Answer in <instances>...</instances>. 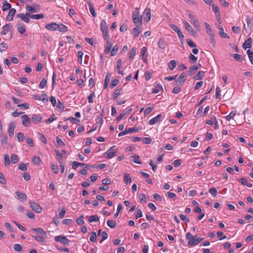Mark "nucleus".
I'll return each instance as SVG.
<instances>
[{"label":"nucleus","instance_id":"f257e3e1","mask_svg":"<svg viewBox=\"0 0 253 253\" xmlns=\"http://www.w3.org/2000/svg\"><path fill=\"white\" fill-rule=\"evenodd\" d=\"M185 238L188 240V245L190 246H196L204 240L203 238H198L197 236H193L190 232L186 234Z\"/></svg>","mask_w":253,"mask_h":253},{"label":"nucleus","instance_id":"f03ea898","mask_svg":"<svg viewBox=\"0 0 253 253\" xmlns=\"http://www.w3.org/2000/svg\"><path fill=\"white\" fill-rule=\"evenodd\" d=\"M117 152V150L116 149V146H113L109 148L108 151L104 153V156L108 159H111L115 156Z\"/></svg>","mask_w":253,"mask_h":253},{"label":"nucleus","instance_id":"7ed1b4c3","mask_svg":"<svg viewBox=\"0 0 253 253\" xmlns=\"http://www.w3.org/2000/svg\"><path fill=\"white\" fill-rule=\"evenodd\" d=\"M26 9L28 13L31 14V13L38 12L40 9V6L37 4H35L33 6L27 5L26 6Z\"/></svg>","mask_w":253,"mask_h":253},{"label":"nucleus","instance_id":"20e7f679","mask_svg":"<svg viewBox=\"0 0 253 253\" xmlns=\"http://www.w3.org/2000/svg\"><path fill=\"white\" fill-rule=\"evenodd\" d=\"M29 204L31 208L35 212L40 213L42 211V208L41 206L37 204L36 202L30 201L29 202Z\"/></svg>","mask_w":253,"mask_h":253},{"label":"nucleus","instance_id":"39448f33","mask_svg":"<svg viewBox=\"0 0 253 253\" xmlns=\"http://www.w3.org/2000/svg\"><path fill=\"white\" fill-rule=\"evenodd\" d=\"M183 23L184 24L185 29L191 35L194 37H197L198 36L197 32L193 29V28L187 21H184Z\"/></svg>","mask_w":253,"mask_h":253},{"label":"nucleus","instance_id":"423d86ee","mask_svg":"<svg viewBox=\"0 0 253 253\" xmlns=\"http://www.w3.org/2000/svg\"><path fill=\"white\" fill-rule=\"evenodd\" d=\"M140 129H141V127H133L129 128L128 129H126L124 131H122L120 132L119 133L118 136H121L122 135H126V134H128L130 132H137Z\"/></svg>","mask_w":253,"mask_h":253},{"label":"nucleus","instance_id":"0eeeda50","mask_svg":"<svg viewBox=\"0 0 253 253\" xmlns=\"http://www.w3.org/2000/svg\"><path fill=\"white\" fill-rule=\"evenodd\" d=\"M55 240L56 242H59L64 245H68L69 244L70 240H68L66 237L63 236H57L55 237Z\"/></svg>","mask_w":253,"mask_h":253},{"label":"nucleus","instance_id":"6e6552de","mask_svg":"<svg viewBox=\"0 0 253 253\" xmlns=\"http://www.w3.org/2000/svg\"><path fill=\"white\" fill-rule=\"evenodd\" d=\"M143 16L144 20L146 22H148L151 19V9L149 8H146L143 13Z\"/></svg>","mask_w":253,"mask_h":253},{"label":"nucleus","instance_id":"1a4fd4ad","mask_svg":"<svg viewBox=\"0 0 253 253\" xmlns=\"http://www.w3.org/2000/svg\"><path fill=\"white\" fill-rule=\"evenodd\" d=\"M16 17L20 18L22 21L27 23L30 22V13H27L25 14L23 13L18 14L16 15Z\"/></svg>","mask_w":253,"mask_h":253},{"label":"nucleus","instance_id":"9d476101","mask_svg":"<svg viewBox=\"0 0 253 253\" xmlns=\"http://www.w3.org/2000/svg\"><path fill=\"white\" fill-rule=\"evenodd\" d=\"M16 127V126L14 123L11 122L9 124L8 128V135L10 137H12L14 135V131L15 128Z\"/></svg>","mask_w":253,"mask_h":253},{"label":"nucleus","instance_id":"9b49d317","mask_svg":"<svg viewBox=\"0 0 253 253\" xmlns=\"http://www.w3.org/2000/svg\"><path fill=\"white\" fill-rule=\"evenodd\" d=\"M212 10L214 12L215 17L218 21H219L221 20L220 18V13L219 7L217 5H216L215 4L212 5Z\"/></svg>","mask_w":253,"mask_h":253},{"label":"nucleus","instance_id":"f8f14e48","mask_svg":"<svg viewBox=\"0 0 253 253\" xmlns=\"http://www.w3.org/2000/svg\"><path fill=\"white\" fill-rule=\"evenodd\" d=\"M16 27L20 34H23L26 32V26L21 22H18Z\"/></svg>","mask_w":253,"mask_h":253},{"label":"nucleus","instance_id":"ddd939ff","mask_svg":"<svg viewBox=\"0 0 253 253\" xmlns=\"http://www.w3.org/2000/svg\"><path fill=\"white\" fill-rule=\"evenodd\" d=\"M42 120V117L40 114H33L31 121L33 123L37 124L40 123Z\"/></svg>","mask_w":253,"mask_h":253},{"label":"nucleus","instance_id":"4468645a","mask_svg":"<svg viewBox=\"0 0 253 253\" xmlns=\"http://www.w3.org/2000/svg\"><path fill=\"white\" fill-rule=\"evenodd\" d=\"M22 124L25 126H29L31 124V121L27 115H23L21 117Z\"/></svg>","mask_w":253,"mask_h":253},{"label":"nucleus","instance_id":"2eb2a0df","mask_svg":"<svg viewBox=\"0 0 253 253\" xmlns=\"http://www.w3.org/2000/svg\"><path fill=\"white\" fill-rule=\"evenodd\" d=\"M147 49L146 47H143L141 49V54L142 56V59L144 62H147Z\"/></svg>","mask_w":253,"mask_h":253},{"label":"nucleus","instance_id":"dca6fc26","mask_svg":"<svg viewBox=\"0 0 253 253\" xmlns=\"http://www.w3.org/2000/svg\"><path fill=\"white\" fill-rule=\"evenodd\" d=\"M162 117V115L161 114H159L157 116H156L154 118H153L150 120H149L148 123L150 125H153L158 122L160 121V120L161 119Z\"/></svg>","mask_w":253,"mask_h":253},{"label":"nucleus","instance_id":"f3484780","mask_svg":"<svg viewBox=\"0 0 253 253\" xmlns=\"http://www.w3.org/2000/svg\"><path fill=\"white\" fill-rule=\"evenodd\" d=\"M16 12V10L15 8L10 9L9 11V13L6 18V20L7 21H11L13 19V16L15 15Z\"/></svg>","mask_w":253,"mask_h":253},{"label":"nucleus","instance_id":"a211bd4d","mask_svg":"<svg viewBox=\"0 0 253 253\" xmlns=\"http://www.w3.org/2000/svg\"><path fill=\"white\" fill-rule=\"evenodd\" d=\"M57 24L56 23H51L47 24L45 26V28L50 31L57 30Z\"/></svg>","mask_w":253,"mask_h":253},{"label":"nucleus","instance_id":"6ab92c4d","mask_svg":"<svg viewBox=\"0 0 253 253\" xmlns=\"http://www.w3.org/2000/svg\"><path fill=\"white\" fill-rule=\"evenodd\" d=\"M252 39L251 38H248L243 44V48L245 49L251 48L252 47Z\"/></svg>","mask_w":253,"mask_h":253},{"label":"nucleus","instance_id":"aec40b11","mask_svg":"<svg viewBox=\"0 0 253 253\" xmlns=\"http://www.w3.org/2000/svg\"><path fill=\"white\" fill-rule=\"evenodd\" d=\"M15 193L19 200L22 202L26 201L27 196L25 193L19 191H16Z\"/></svg>","mask_w":253,"mask_h":253},{"label":"nucleus","instance_id":"412c9836","mask_svg":"<svg viewBox=\"0 0 253 253\" xmlns=\"http://www.w3.org/2000/svg\"><path fill=\"white\" fill-rule=\"evenodd\" d=\"M185 77L186 75L185 74V73H182V74H181L179 78L176 80H175V82L179 83L181 84V85H183V84L184 83L185 81Z\"/></svg>","mask_w":253,"mask_h":253},{"label":"nucleus","instance_id":"4be33fe9","mask_svg":"<svg viewBox=\"0 0 253 253\" xmlns=\"http://www.w3.org/2000/svg\"><path fill=\"white\" fill-rule=\"evenodd\" d=\"M122 67V59H118L117 61L116 68L117 70V73L120 75H124L123 71L121 70Z\"/></svg>","mask_w":253,"mask_h":253},{"label":"nucleus","instance_id":"5701e85b","mask_svg":"<svg viewBox=\"0 0 253 253\" xmlns=\"http://www.w3.org/2000/svg\"><path fill=\"white\" fill-rule=\"evenodd\" d=\"M158 45L161 49H165L167 46V43L163 39L161 38L158 41Z\"/></svg>","mask_w":253,"mask_h":253},{"label":"nucleus","instance_id":"b1692460","mask_svg":"<svg viewBox=\"0 0 253 253\" xmlns=\"http://www.w3.org/2000/svg\"><path fill=\"white\" fill-rule=\"evenodd\" d=\"M32 230H34L37 233L41 234L42 236H43L44 237H46L47 236V234L46 232L41 228H33L32 229Z\"/></svg>","mask_w":253,"mask_h":253},{"label":"nucleus","instance_id":"393cba45","mask_svg":"<svg viewBox=\"0 0 253 253\" xmlns=\"http://www.w3.org/2000/svg\"><path fill=\"white\" fill-rule=\"evenodd\" d=\"M11 28V26L10 24L5 25L2 27V31L0 32V34L2 35H5L10 30Z\"/></svg>","mask_w":253,"mask_h":253},{"label":"nucleus","instance_id":"a878e982","mask_svg":"<svg viewBox=\"0 0 253 253\" xmlns=\"http://www.w3.org/2000/svg\"><path fill=\"white\" fill-rule=\"evenodd\" d=\"M87 3L88 5L89 11L93 17H95L96 15L92 3L90 1H87Z\"/></svg>","mask_w":253,"mask_h":253},{"label":"nucleus","instance_id":"bb28decb","mask_svg":"<svg viewBox=\"0 0 253 253\" xmlns=\"http://www.w3.org/2000/svg\"><path fill=\"white\" fill-rule=\"evenodd\" d=\"M132 31L134 33V38H137L141 32V26L139 25H136V26L133 29Z\"/></svg>","mask_w":253,"mask_h":253},{"label":"nucleus","instance_id":"cd10ccee","mask_svg":"<svg viewBox=\"0 0 253 253\" xmlns=\"http://www.w3.org/2000/svg\"><path fill=\"white\" fill-rule=\"evenodd\" d=\"M103 114L100 113L96 117L95 119L96 124L101 126L103 124Z\"/></svg>","mask_w":253,"mask_h":253},{"label":"nucleus","instance_id":"c85d7f7f","mask_svg":"<svg viewBox=\"0 0 253 253\" xmlns=\"http://www.w3.org/2000/svg\"><path fill=\"white\" fill-rule=\"evenodd\" d=\"M57 30L60 32L64 33L67 31L68 28H67V26H66L65 25H64L63 24H57Z\"/></svg>","mask_w":253,"mask_h":253},{"label":"nucleus","instance_id":"c756f323","mask_svg":"<svg viewBox=\"0 0 253 253\" xmlns=\"http://www.w3.org/2000/svg\"><path fill=\"white\" fill-rule=\"evenodd\" d=\"M133 23L136 25L141 26L142 23V18L141 16H139L137 17H135L132 19Z\"/></svg>","mask_w":253,"mask_h":253},{"label":"nucleus","instance_id":"7c9ffc66","mask_svg":"<svg viewBox=\"0 0 253 253\" xmlns=\"http://www.w3.org/2000/svg\"><path fill=\"white\" fill-rule=\"evenodd\" d=\"M205 76V72L203 71H200L195 76L194 79L195 80H202Z\"/></svg>","mask_w":253,"mask_h":253},{"label":"nucleus","instance_id":"2f4dec72","mask_svg":"<svg viewBox=\"0 0 253 253\" xmlns=\"http://www.w3.org/2000/svg\"><path fill=\"white\" fill-rule=\"evenodd\" d=\"M239 181L243 185H246L248 187H252L253 186L252 184L248 183L247 180L245 178H241L239 179Z\"/></svg>","mask_w":253,"mask_h":253},{"label":"nucleus","instance_id":"473e14b6","mask_svg":"<svg viewBox=\"0 0 253 253\" xmlns=\"http://www.w3.org/2000/svg\"><path fill=\"white\" fill-rule=\"evenodd\" d=\"M100 29L102 32L108 30V25L104 20H102L100 23Z\"/></svg>","mask_w":253,"mask_h":253},{"label":"nucleus","instance_id":"72a5a7b5","mask_svg":"<svg viewBox=\"0 0 253 253\" xmlns=\"http://www.w3.org/2000/svg\"><path fill=\"white\" fill-rule=\"evenodd\" d=\"M191 24L194 26V27L195 28L196 30L197 31H200V25L199 21L196 19L194 20V21H191Z\"/></svg>","mask_w":253,"mask_h":253},{"label":"nucleus","instance_id":"f704fd0d","mask_svg":"<svg viewBox=\"0 0 253 253\" xmlns=\"http://www.w3.org/2000/svg\"><path fill=\"white\" fill-rule=\"evenodd\" d=\"M169 68L170 70H173L176 66V62L174 60H171L168 64Z\"/></svg>","mask_w":253,"mask_h":253},{"label":"nucleus","instance_id":"c9c22d12","mask_svg":"<svg viewBox=\"0 0 253 253\" xmlns=\"http://www.w3.org/2000/svg\"><path fill=\"white\" fill-rule=\"evenodd\" d=\"M11 7V4L9 3L6 0H4L2 6V9L3 11H6L8 9H10Z\"/></svg>","mask_w":253,"mask_h":253},{"label":"nucleus","instance_id":"e433bc0d","mask_svg":"<svg viewBox=\"0 0 253 253\" xmlns=\"http://www.w3.org/2000/svg\"><path fill=\"white\" fill-rule=\"evenodd\" d=\"M232 56L236 61L242 62L243 60H244V57L239 54H233Z\"/></svg>","mask_w":253,"mask_h":253},{"label":"nucleus","instance_id":"4c0bfd02","mask_svg":"<svg viewBox=\"0 0 253 253\" xmlns=\"http://www.w3.org/2000/svg\"><path fill=\"white\" fill-rule=\"evenodd\" d=\"M123 91V88L117 89L115 90L113 95V99H116L119 95L121 94V92Z\"/></svg>","mask_w":253,"mask_h":253},{"label":"nucleus","instance_id":"58836bf2","mask_svg":"<svg viewBox=\"0 0 253 253\" xmlns=\"http://www.w3.org/2000/svg\"><path fill=\"white\" fill-rule=\"evenodd\" d=\"M55 152L56 153V155L57 157V160L59 164H61L63 163V157L62 154H61L58 151L55 150Z\"/></svg>","mask_w":253,"mask_h":253},{"label":"nucleus","instance_id":"ea45409f","mask_svg":"<svg viewBox=\"0 0 253 253\" xmlns=\"http://www.w3.org/2000/svg\"><path fill=\"white\" fill-rule=\"evenodd\" d=\"M32 237L38 242L41 243H43L45 241L44 238L43 236L32 235Z\"/></svg>","mask_w":253,"mask_h":253},{"label":"nucleus","instance_id":"a19ab883","mask_svg":"<svg viewBox=\"0 0 253 253\" xmlns=\"http://www.w3.org/2000/svg\"><path fill=\"white\" fill-rule=\"evenodd\" d=\"M30 18L34 19H42L44 17V15L42 14H30Z\"/></svg>","mask_w":253,"mask_h":253},{"label":"nucleus","instance_id":"79ce46f5","mask_svg":"<svg viewBox=\"0 0 253 253\" xmlns=\"http://www.w3.org/2000/svg\"><path fill=\"white\" fill-rule=\"evenodd\" d=\"M205 27L206 29L207 33L209 35H211V34H213V32L212 29H211L210 25L209 24H208L207 22H205Z\"/></svg>","mask_w":253,"mask_h":253},{"label":"nucleus","instance_id":"37998d69","mask_svg":"<svg viewBox=\"0 0 253 253\" xmlns=\"http://www.w3.org/2000/svg\"><path fill=\"white\" fill-rule=\"evenodd\" d=\"M124 181L126 184L130 183L131 182V177L128 173H126L124 176Z\"/></svg>","mask_w":253,"mask_h":253},{"label":"nucleus","instance_id":"c03bdc74","mask_svg":"<svg viewBox=\"0 0 253 253\" xmlns=\"http://www.w3.org/2000/svg\"><path fill=\"white\" fill-rule=\"evenodd\" d=\"M119 49V46L117 44H116L113 46L111 51V55L112 56H114L117 54V51Z\"/></svg>","mask_w":253,"mask_h":253},{"label":"nucleus","instance_id":"a18cd8bd","mask_svg":"<svg viewBox=\"0 0 253 253\" xmlns=\"http://www.w3.org/2000/svg\"><path fill=\"white\" fill-rule=\"evenodd\" d=\"M106 43H107V45H106V49L105 50V53H108L110 52V51L111 49V47L112 46V43L109 41H107Z\"/></svg>","mask_w":253,"mask_h":253},{"label":"nucleus","instance_id":"49530a36","mask_svg":"<svg viewBox=\"0 0 253 253\" xmlns=\"http://www.w3.org/2000/svg\"><path fill=\"white\" fill-rule=\"evenodd\" d=\"M97 235L95 232L92 231L89 237V240L92 242H95L96 241Z\"/></svg>","mask_w":253,"mask_h":253},{"label":"nucleus","instance_id":"de8ad7c7","mask_svg":"<svg viewBox=\"0 0 253 253\" xmlns=\"http://www.w3.org/2000/svg\"><path fill=\"white\" fill-rule=\"evenodd\" d=\"M88 220L90 222H97L99 221V218L97 215H93L89 217Z\"/></svg>","mask_w":253,"mask_h":253},{"label":"nucleus","instance_id":"09e8293b","mask_svg":"<svg viewBox=\"0 0 253 253\" xmlns=\"http://www.w3.org/2000/svg\"><path fill=\"white\" fill-rule=\"evenodd\" d=\"M247 53L248 55L249 58L252 64L253 65V52L250 49L247 51Z\"/></svg>","mask_w":253,"mask_h":253},{"label":"nucleus","instance_id":"8fccbe9b","mask_svg":"<svg viewBox=\"0 0 253 253\" xmlns=\"http://www.w3.org/2000/svg\"><path fill=\"white\" fill-rule=\"evenodd\" d=\"M107 225L109 227H110L111 228H114L116 226V223L113 220H108L107 222Z\"/></svg>","mask_w":253,"mask_h":253},{"label":"nucleus","instance_id":"3c124183","mask_svg":"<svg viewBox=\"0 0 253 253\" xmlns=\"http://www.w3.org/2000/svg\"><path fill=\"white\" fill-rule=\"evenodd\" d=\"M119 81H120V80L118 79H114L112 81L111 84H110V88H113L114 87L117 86L118 84L119 83Z\"/></svg>","mask_w":253,"mask_h":253},{"label":"nucleus","instance_id":"603ef678","mask_svg":"<svg viewBox=\"0 0 253 253\" xmlns=\"http://www.w3.org/2000/svg\"><path fill=\"white\" fill-rule=\"evenodd\" d=\"M32 161L35 164L40 165L41 160L39 157L34 156L32 159Z\"/></svg>","mask_w":253,"mask_h":253},{"label":"nucleus","instance_id":"864d4df0","mask_svg":"<svg viewBox=\"0 0 253 253\" xmlns=\"http://www.w3.org/2000/svg\"><path fill=\"white\" fill-rule=\"evenodd\" d=\"M85 41L89 43L91 45L94 46L96 44V42H95V40L93 38H85Z\"/></svg>","mask_w":253,"mask_h":253},{"label":"nucleus","instance_id":"5fc2aeb1","mask_svg":"<svg viewBox=\"0 0 253 253\" xmlns=\"http://www.w3.org/2000/svg\"><path fill=\"white\" fill-rule=\"evenodd\" d=\"M219 29L220 30L219 34L221 36V37L223 38H229V37L228 36V35L224 32L223 29L222 28Z\"/></svg>","mask_w":253,"mask_h":253},{"label":"nucleus","instance_id":"6e6d98bb","mask_svg":"<svg viewBox=\"0 0 253 253\" xmlns=\"http://www.w3.org/2000/svg\"><path fill=\"white\" fill-rule=\"evenodd\" d=\"M51 169L53 173L57 174L59 172V168L58 166L54 164H52L51 165Z\"/></svg>","mask_w":253,"mask_h":253},{"label":"nucleus","instance_id":"4d7b16f0","mask_svg":"<svg viewBox=\"0 0 253 253\" xmlns=\"http://www.w3.org/2000/svg\"><path fill=\"white\" fill-rule=\"evenodd\" d=\"M136 50L135 47H132L129 53V58L133 59L136 54Z\"/></svg>","mask_w":253,"mask_h":253},{"label":"nucleus","instance_id":"13d9d810","mask_svg":"<svg viewBox=\"0 0 253 253\" xmlns=\"http://www.w3.org/2000/svg\"><path fill=\"white\" fill-rule=\"evenodd\" d=\"M221 89L219 86H217L216 88L215 91V97L216 99H218L219 100L221 99V94H220Z\"/></svg>","mask_w":253,"mask_h":253},{"label":"nucleus","instance_id":"bf43d9fd","mask_svg":"<svg viewBox=\"0 0 253 253\" xmlns=\"http://www.w3.org/2000/svg\"><path fill=\"white\" fill-rule=\"evenodd\" d=\"M160 90H163V87L161 84H158L157 85V87L153 89L152 93L157 94L160 92Z\"/></svg>","mask_w":253,"mask_h":253},{"label":"nucleus","instance_id":"052dcab7","mask_svg":"<svg viewBox=\"0 0 253 253\" xmlns=\"http://www.w3.org/2000/svg\"><path fill=\"white\" fill-rule=\"evenodd\" d=\"M198 69V67L197 66L193 65L189 70V74L192 75L194 73H195L196 71Z\"/></svg>","mask_w":253,"mask_h":253},{"label":"nucleus","instance_id":"680f3d73","mask_svg":"<svg viewBox=\"0 0 253 253\" xmlns=\"http://www.w3.org/2000/svg\"><path fill=\"white\" fill-rule=\"evenodd\" d=\"M1 143L2 145H6L8 143V137L6 135L2 136L0 140Z\"/></svg>","mask_w":253,"mask_h":253},{"label":"nucleus","instance_id":"e2e57ef3","mask_svg":"<svg viewBox=\"0 0 253 253\" xmlns=\"http://www.w3.org/2000/svg\"><path fill=\"white\" fill-rule=\"evenodd\" d=\"M39 100H42L43 102H47L48 101L47 95L45 93L42 94V95L39 97Z\"/></svg>","mask_w":253,"mask_h":253},{"label":"nucleus","instance_id":"0e129e2a","mask_svg":"<svg viewBox=\"0 0 253 253\" xmlns=\"http://www.w3.org/2000/svg\"><path fill=\"white\" fill-rule=\"evenodd\" d=\"M11 161L13 164H16L18 161L17 155L16 154H12L11 156Z\"/></svg>","mask_w":253,"mask_h":253},{"label":"nucleus","instance_id":"69168bd1","mask_svg":"<svg viewBox=\"0 0 253 253\" xmlns=\"http://www.w3.org/2000/svg\"><path fill=\"white\" fill-rule=\"evenodd\" d=\"M84 216L83 215L80 216L77 220V223L79 225H82L84 223Z\"/></svg>","mask_w":253,"mask_h":253},{"label":"nucleus","instance_id":"338daca9","mask_svg":"<svg viewBox=\"0 0 253 253\" xmlns=\"http://www.w3.org/2000/svg\"><path fill=\"white\" fill-rule=\"evenodd\" d=\"M47 84V80L45 79H42L39 84V87L40 88H43Z\"/></svg>","mask_w":253,"mask_h":253},{"label":"nucleus","instance_id":"774afa93","mask_svg":"<svg viewBox=\"0 0 253 253\" xmlns=\"http://www.w3.org/2000/svg\"><path fill=\"white\" fill-rule=\"evenodd\" d=\"M209 191L213 197H216L217 194V190L215 188H210Z\"/></svg>","mask_w":253,"mask_h":253}]
</instances>
